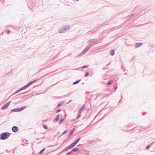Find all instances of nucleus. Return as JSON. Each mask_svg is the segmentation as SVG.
I'll return each mask as SVG.
<instances>
[{
    "mask_svg": "<svg viewBox=\"0 0 155 155\" xmlns=\"http://www.w3.org/2000/svg\"><path fill=\"white\" fill-rule=\"evenodd\" d=\"M72 153V151H71V152H68V153H67L66 154L68 155V154H71Z\"/></svg>",
    "mask_w": 155,
    "mask_h": 155,
    "instance_id": "bb28decb",
    "label": "nucleus"
},
{
    "mask_svg": "<svg viewBox=\"0 0 155 155\" xmlns=\"http://www.w3.org/2000/svg\"><path fill=\"white\" fill-rule=\"evenodd\" d=\"M43 127L45 129L47 130V129H48V127H47V126H46L45 125H43Z\"/></svg>",
    "mask_w": 155,
    "mask_h": 155,
    "instance_id": "b1692460",
    "label": "nucleus"
},
{
    "mask_svg": "<svg viewBox=\"0 0 155 155\" xmlns=\"http://www.w3.org/2000/svg\"><path fill=\"white\" fill-rule=\"evenodd\" d=\"M12 130L13 132H16L18 130V128L16 126H13L12 128Z\"/></svg>",
    "mask_w": 155,
    "mask_h": 155,
    "instance_id": "0eeeda50",
    "label": "nucleus"
},
{
    "mask_svg": "<svg viewBox=\"0 0 155 155\" xmlns=\"http://www.w3.org/2000/svg\"><path fill=\"white\" fill-rule=\"evenodd\" d=\"M25 92L24 93H23L22 94H24V93H25Z\"/></svg>",
    "mask_w": 155,
    "mask_h": 155,
    "instance_id": "4c0bfd02",
    "label": "nucleus"
},
{
    "mask_svg": "<svg viewBox=\"0 0 155 155\" xmlns=\"http://www.w3.org/2000/svg\"><path fill=\"white\" fill-rule=\"evenodd\" d=\"M81 138H79L77 139L74 142L72 143V144L73 145L74 147L76 144L81 139Z\"/></svg>",
    "mask_w": 155,
    "mask_h": 155,
    "instance_id": "6e6552de",
    "label": "nucleus"
},
{
    "mask_svg": "<svg viewBox=\"0 0 155 155\" xmlns=\"http://www.w3.org/2000/svg\"><path fill=\"white\" fill-rule=\"evenodd\" d=\"M80 115H81V114H80V113H79L78 116L77 117V118L78 119V118H79L80 117Z\"/></svg>",
    "mask_w": 155,
    "mask_h": 155,
    "instance_id": "473e14b6",
    "label": "nucleus"
},
{
    "mask_svg": "<svg viewBox=\"0 0 155 155\" xmlns=\"http://www.w3.org/2000/svg\"><path fill=\"white\" fill-rule=\"evenodd\" d=\"M81 81V80H77L74 82L73 83V84H75L78 83Z\"/></svg>",
    "mask_w": 155,
    "mask_h": 155,
    "instance_id": "412c9836",
    "label": "nucleus"
},
{
    "mask_svg": "<svg viewBox=\"0 0 155 155\" xmlns=\"http://www.w3.org/2000/svg\"><path fill=\"white\" fill-rule=\"evenodd\" d=\"M110 54L112 56L114 55V50H111V51H110Z\"/></svg>",
    "mask_w": 155,
    "mask_h": 155,
    "instance_id": "a211bd4d",
    "label": "nucleus"
},
{
    "mask_svg": "<svg viewBox=\"0 0 155 155\" xmlns=\"http://www.w3.org/2000/svg\"><path fill=\"white\" fill-rule=\"evenodd\" d=\"M59 117H60V114H58L56 116V119H54L53 121L54 123L56 122L59 119Z\"/></svg>",
    "mask_w": 155,
    "mask_h": 155,
    "instance_id": "ddd939ff",
    "label": "nucleus"
},
{
    "mask_svg": "<svg viewBox=\"0 0 155 155\" xmlns=\"http://www.w3.org/2000/svg\"><path fill=\"white\" fill-rule=\"evenodd\" d=\"M59 117H60V114H58L56 116V119H54L53 121L54 123L56 122L59 119Z\"/></svg>",
    "mask_w": 155,
    "mask_h": 155,
    "instance_id": "f8f14e48",
    "label": "nucleus"
},
{
    "mask_svg": "<svg viewBox=\"0 0 155 155\" xmlns=\"http://www.w3.org/2000/svg\"><path fill=\"white\" fill-rule=\"evenodd\" d=\"M63 104V103L62 102H60L59 104H58V105H57V106L58 107H60V106H61L62 105V104Z\"/></svg>",
    "mask_w": 155,
    "mask_h": 155,
    "instance_id": "393cba45",
    "label": "nucleus"
},
{
    "mask_svg": "<svg viewBox=\"0 0 155 155\" xmlns=\"http://www.w3.org/2000/svg\"><path fill=\"white\" fill-rule=\"evenodd\" d=\"M112 83H113V81H108L107 83L106 84L107 85H110V84H112Z\"/></svg>",
    "mask_w": 155,
    "mask_h": 155,
    "instance_id": "aec40b11",
    "label": "nucleus"
},
{
    "mask_svg": "<svg viewBox=\"0 0 155 155\" xmlns=\"http://www.w3.org/2000/svg\"><path fill=\"white\" fill-rule=\"evenodd\" d=\"M6 152H8V150H7L6 151Z\"/></svg>",
    "mask_w": 155,
    "mask_h": 155,
    "instance_id": "58836bf2",
    "label": "nucleus"
},
{
    "mask_svg": "<svg viewBox=\"0 0 155 155\" xmlns=\"http://www.w3.org/2000/svg\"><path fill=\"white\" fill-rule=\"evenodd\" d=\"M45 149H43L42 150H41L40 152L39 153V154H41L42 153H43V152L44 151V150H45Z\"/></svg>",
    "mask_w": 155,
    "mask_h": 155,
    "instance_id": "4be33fe9",
    "label": "nucleus"
},
{
    "mask_svg": "<svg viewBox=\"0 0 155 155\" xmlns=\"http://www.w3.org/2000/svg\"><path fill=\"white\" fill-rule=\"evenodd\" d=\"M10 133L8 132H4L0 135V139L5 140L7 139L10 135Z\"/></svg>",
    "mask_w": 155,
    "mask_h": 155,
    "instance_id": "f257e3e1",
    "label": "nucleus"
},
{
    "mask_svg": "<svg viewBox=\"0 0 155 155\" xmlns=\"http://www.w3.org/2000/svg\"><path fill=\"white\" fill-rule=\"evenodd\" d=\"M88 66H83L82 68H87V67Z\"/></svg>",
    "mask_w": 155,
    "mask_h": 155,
    "instance_id": "7c9ffc66",
    "label": "nucleus"
},
{
    "mask_svg": "<svg viewBox=\"0 0 155 155\" xmlns=\"http://www.w3.org/2000/svg\"><path fill=\"white\" fill-rule=\"evenodd\" d=\"M97 40V38L92 39L89 41H88L87 42V43H92L96 41Z\"/></svg>",
    "mask_w": 155,
    "mask_h": 155,
    "instance_id": "4468645a",
    "label": "nucleus"
},
{
    "mask_svg": "<svg viewBox=\"0 0 155 155\" xmlns=\"http://www.w3.org/2000/svg\"><path fill=\"white\" fill-rule=\"evenodd\" d=\"M79 149L78 148H73L72 150V151L73 152H76V151H79Z\"/></svg>",
    "mask_w": 155,
    "mask_h": 155,
    "instance_id": "f3484780",
    "label": "nucleus"
},
{
    "mask_svg": "<svg viewBox=\"0 0 155 155\" xmlns=\"http://www.w3.org/2000/svg\"><path fill=\"white\" fill-rule=\"evenodd\" d=\"M117 86H116L114 88V90H115L117 88Z\"/></svg>",
    "mask_w": 155,
    "mask_h": 155,
    "instance_id": "72a5a7b5",
    "label": "nucleus"
},
{
    "mask_svg": "<svg viewBox=\"0 0 155 155\" xmlns=\"http://www.w3.org/2000/svg\"><path fill=\"white\" fill-rule=\"evenodd\" d=\"M26 107V106H24L23 107H21V108H15L13 109H12L11 110V111L12 112H19L25 109Z\"/></svg>",
    "mask_w": 155,
    "mask_h": 155,
    "instance_id": "20e7f679",
    "label": "nucleus"
},
{
    "mask_svg": "<svg viewBox=\"0 0 155 155\" xmlns=\"http://www.w3.org/2000/svg\"><path fill=\"white\" fill-rule=\"evenodd\" d=\"M89 75V73L88 72H86L85 74V77H87Z\"/></svg>",
    "mask_w": 155,
    "mask_h": 155,
    "instance_id": "a878e982",
    "label": "nucleus"
},
{
    "mask_svg": "<svg viewBox=\"0 0 155 155\" xmlns=\"http://www.w3.org/2000/svg\"><path fill=\"white\" fill-rule=\"evenodd\" d=\"M11 102V101H10L9 103H6L5 104H4L3 106L2 107V110H5L7 108V107H8V106H9V104H10V103Z\"/></svg>",
    "mask_w": 155,
    "mask_h": 155,
    "instance_id": "423d86ee",
    "label": "nucleus"
},
{
    "mask_svg": "<svg viewBox=\"0 0 155 155\" xmlns=\"http://www.w3.org/2000/svg\"><path fill=\"white\" fill-rule=\"evenodd\" d=\"M36 81H31L29 83H28V84H27L26 85H25L26 87L27 88L29 86H30L32 84L34 83Z\"/></svg>",
    "mask_w": 155,
    "mask_h": 155,
    "instance_id": "9b49d317",
    "label": "nucleus"
},
{
    "mask_svg": "<svg viewBox=\"0 0 155 155\" xmlns=\"http://www.w3.org/2000/svg\"><path fill=\"white\" fill-rule=\"evenodd\" d=\"M61 110V109H58L57 111H56V112L57 113L59 112H60Z\"/></svg>",
    "mask_w": 155,
    "mask_h": 155,
    "instance_id": "cd10ccee",
    "label": "nucleus"
},
{
    "mask_svg": "<svg viewBox=\"0 0 155 155\" xmlns=\"http://www.w3.org/2000/svg\"><path fill=\"white\" fill-rule=\"evenodd\" d=\"M76 1H78V0H76Z\"/></svg>",
    "mask_w": 155,
    "mask_h": 155,
    "instance_id": "c9c22d12",
    "label": "nucleus"
},
{
    "mask_svg": "<svg viewBox=\"0 0 155 155\" xmlns=\"http://www.w3.org/2000/svg\"><path fill=\"white\" fill-rule=\"evenodd\" d=\"M74 131V129H73L72 130H71L70 132V133L68 134V137H70L73 133Z\"/></svg>",
    "mask_w": 155,
    "mask_h": 155,
    "instance_id": "dca6fc26",
    "label": "nucleus"
},
{
    "mask_svg": "<svg viewBox=\"0 0 155 155\" xmlns=\"http://www.w3.org/2000/svg\"><path fill=\"white\" fill-rule=\"evenodd\" d=\"M67 130H65L63 132V133H62L63 134H66V133H67Z\"/></svg>",
    "mask_w": 155,
    "mask_h": 155,
    "instance_id": "c756f323",
    "label": "nucleus"
},
{
    "mask_svg": "<svg viewBox=\"0 0 155 155\" xmlns=\"http://www.w3.org/2000/svg\"><path fill=\"white\" fill-rule=\"evenodd\" d=\"M71 101V100H70V101H69V102H70Z\"/></svg>",
    "mask_w": 155,
    "mask_h": 155,
    "instance_id": "e433bc0d",
    "label": "nucleus"
},
{
    "mask_svg": "<svg viewBox=\"0 0 155 155\" xmlns=\"http://www.w3.org/2000/svg\"><path fill=\"white\" fill-rule=\"evenodd\" d=\"M134 15L133 14H131L130 15H128L127 17V18L128 19L129 18H130L132 17Z\"/></svg>",
    "mask_w": 155,
    "mask_h": 155,
    "instance_id": "5701e85b",
    "label": "nucleus"
},
{
    "mask_svg": "<svg viewBox=\"0 0 155 155\" xmlns=\"http://www.w3.org/2000/svg\"><path fill=\"white\" fill-rule=\"evenodd\" d=\"M27 87H26V86L25 85V86H24V87H22L20 88V89H19V90H18V91H16L15 93V94H17V93H18V92H19V91L24 90V89H25Z\"/></svg>",
    "mask_w": 155,
    "mask_h": 155,
    "instance_id": "9d476101",
    "label": "nucleus"
},
{
    "mask_svg": "<svg viewBox=\"0 0 155 155\" xmlns=\"http://www.w3.org/2000/svg\"><path fill=\"white\" fill-rule=\"evenodd\" d=\"M142 45V43H137L135 44V48H138Z\"/></svg>",
    "mask_w": 155,
    "mask_h": 155,
    "instance_id": "2eb2a0df",
    "label": "nucleus"
},
{
    "mask_svg": "<svg viewBox=\"0 0 155 155\" xmlns=\"http://www.w3.org/2000/svg\"><path fill=\"white\" fill-rule=\"evenodd\" d=\"M150 146L149 145H148L146 147V148L147 149H148L150 148Z\"/></svg>",
    "mask_w": 155,
    "mask_h": 155,
    "instance_id": "c85d7f7f",
    "label": "nucleus"
},
{
    "mask_svg": "<svg viewBox=\"0 0 155 155\" xmlns=\"http://www.w3.org/2000/svg\"><path fill=\"white\" fill-rule=\"evenodd\" d=\"M91 48V46H89L87 48L85 49L82 52H81L80 54H78L77 56L75 57V58H78L79 57L82 56V55L85 54Z\"/></svg>",
    "mask_w": 155,
    "mask_h": 155,
    "instance_id": "7ed1b4c3",
    "label": "nucleus"
},
{
    "mask_svg": "<svg viewBox=\"0 0 155 155\" xmlns=\"http://www.w3.org/2000/svg\"><path fill=\"white\" fill-rule=\"evenodd\" d=\"M74 147V146H73V145L72 144H71L70 145H69L68 147H67L65 148L63 150V151H66L68 150H69L71 149L72 148H73Z\"/></svg>",
    "mask_w": 155,
    "mask_h": 155,
    "instance_id": "39448f33",
    "label": "nucleus"
},
{
    "mask_svg": "<svg viewBox=\"0 0 155 155\" xmlns=\"http://www.w3.org/2000/svg\"><path fill=\"white\" fill-rule=\"evenodd\" d=\"M85 107V104H84L82 106L80 109L79 110V113H81L84 110V109Z\"/></svg>",
    "mask_w": 155,
    "mask_h": 155,
    "instance_id": "1a4fd4ad",
    "label": "nucleus"
},
{
    "mask_svg": "<svg viewBox=\"0 0 155 155\" xmlns=\"http://www.w3.org/2000/svg\"><path fill=\"white\" fill-rule=\"evenodd\" d=\"M64 120V118H62V119H61L59 121V122H58L59 124H62V123L63 121Z\"/></svg>",
    "mask_w": 155,
    "mask_h": 155,
    "instance_id": "6ab92c4d",
    "label": "nucleus"
},
{
    "mask_svg": "<svg viewBox=\"0 0 155 155\" xmlns=\"http://www.w3.org/2000/svg\"><path fill=\"white\" fill-rule=\"evenodd\" d=\"M66 116H67V115H66V114H65L64 115V117H66Z\"/></svg>",
    "mask_w": 155,
    "mask_h": 155,
    "instance_id": "f704fd0d",
    "label": "nucleus"
},
{
    "mask_svg": "<svg viewBox=\"0 0 155 155\" xmlns=\"http://www.w3.org/2000/svg\"><path fill=\"white\" fill-rule=\"evenodd\" d=\"M10 31L9 30H8L7 32V33L8 34H9L10 33Z\"/></svg>",
    "mask_w": 155,
    "mask_h": 155,
    "instance_id": "2f4dec72",
    "label": "nucleus"
},
{
    "mask_svg": "<svg viewBox=\"0 0 155 155\" xmlns=\"http://www.w3.org/2000/svg\"><path fill=\"white\" fill-rule=\"evenodd\" d=\"M70 27L68 25L66 26L59 30V32L60 33H64L69 29Z\"/></svg>",
    "mask_w": 155,
    "mask_h": 155,
    "instance_id": "f03ea898",
    "label": "nucleus"
}]
</instances>
